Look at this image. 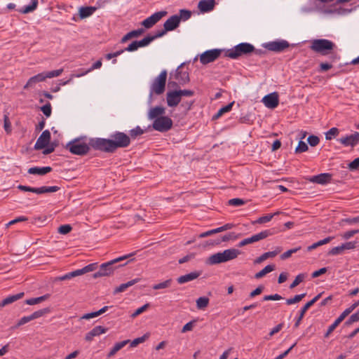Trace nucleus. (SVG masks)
I'll list each match as a JSON object with an SVG mask.
<instances>
[{
  "label": "nucleus",
  "instance_id": "1",
  "mask_svg": "<svg viewBox=\"0 0 359 359\" xmlns=\"http://www.w3.org/2000/svg\"><path fill=\"white\" fill-rule=\"evenodd\" d=\"M110 139L91 138L89 144L92 148L106 153H114L118 148H126L130 144V137L123 132L116 131Z\"/></svg>",
  "mask_w": 359,
  "mask_h": 359
},
{
  "label": "nucleus",
  "instance_id": "2",
  "mask_svg": "<svg viewBox=\"0 0 359 359\" xmlns=\"http://www.w3.org/2000/svg\"><path fill=\"white\" fill-rule=\"evenodd\" d=\"M137 254V252L130 253L128 255H126L117 258H115L109 262L102 264L100 266L99 270L93 274V277L94 278L102 277V276H109L114 273L115 269H116L119 266H122L126 265L127 263L120 265H116L118 262L125 260L128 258H130L135 255Z\"/></svg>",
  "mask_w": 359,
  "mask_h": 359
},
{
  "label": "nucleus",
  "instance_id": "3",
  "mask_svg": "<svg viewBox=\"0 0 359 359\" xmlns=\"http://www.w3.org/2000/svg\"><path fill=\"white\" fill-rule=\"evenodd\" d=\"M241 253L240 250L235 248L227 249L222 252H218L209 257L207 263L214 265L225 262L236 258Z\"/></svg>",
  "mask_w": 359,
  "mask_h": 359
},
{
  "label": "nucleus",
  "instance_id": "4",
  "mask_svg": "<svg viewBox=\"0 0 359 359\" xmlns=\"http://www.w3.org/2000/svg\"><path fill=\"white\" fill-rule=\"evenodd\" d=\"M255 51V46L249 43H241L229 49L225 56L231 59H238L243 55H249Z\"/></svg>",
  "mask_w": 359,
  "mask_h": 359
},
{
  "label": "nucleus",
  "instance_id": "5",
  "mask_svg": "<svg viewBox=\"0 0 359 359\" xmlns=\"http://www.w3.org/2000/svg\"><path fill=\"white\" fill-rule=\"evenodd\" d=\"M167 71L163 70L160 74L154 79V81L150 86V95L153 94L161 95L164 93L165 89Z\"/></svg>",
  "mask_w": 359,
  "mask_h": 359
},
{
  "label": "nucleus",
  "instance_id": "6",
  "mask_svg": "<svg viewBox=\"0 0 359 359\" xmlns=\"http://www.w3.org/2000/svg\"><path fill=\"white\" fill-rule=\"evenodd\" d=\"M335 47V44L327 39H315L312 41L311 49L321 55H325Z\"/></svg>",
  "mask_w": 359,
  "mask_h": 359
},
{
  "label": "nucleus",
  "instance_id": "7",
  "mask_svg": "<svg viewBox=\"0 0 359 359\" xmlns=\"http://www.w3.org/2000/svg\"><path fill=\"white\" fill-rule=\"evenodd\" d=\"M90 144L81 143L78 140H74L67 144V148L69 151L75 155L83 156L88 153L90 151Z\"/></svg>",
  "mask_w": 359,
  "mask_h": 359
},
{
  "label": "nucleus",
  "instance_id": "8",
  "mask_svg": "<svg viewBox=\"0 0 359 359\" xmlns=\"http://www.w3.org/2000/svg\"><path fill=\"white\" fill-rule=\"evenodd\" d=\"M172 121L168 116H159L156 118L152 124V128L159 132L164 133L171 129Z\"/></svg>",
  "mask_w": 359,
  "mask_h": 359
},
{
  "label": "nucleus",
  "instance_id": "9",
  "mask_svg": "<svg viewBox=\"0 0 359 359\" xmlns=\"http://www.w3.org/2000/svg\"><path fill=\"white\" fill-rule=\"evenodd\" d=\"M221 49H212L203 53L200 56V61L203 65H207L216 60L222 53Z\"/></svg>",
  "mask_w": 359,
  "mask_h": 359
},
{
  "label": "nucleus",
  "instance_id": "10",
  "mask_svg": "<svg viewBox=\"0 0 359 359\" xmlns=\"http://www.w3.org/2000/svg\"><path fill=\"white\" fill-rule=\"evenodd\" d=\"M167 11H161L156 12L151 16L144 20L141 24L146 29H149L156 25L161 18L167 15Z\"/></svg>",
  "mask_w": 359,
  "mask_h": 359
},
{
  "label": "nucleus",
  "instance_id": "11",
  "mask_svg": "<svg viewBox=\"0 0 359 359\" xmlns=\"http://www.w3.org/2000/svg\"><path fill=\"white\" fill-rule=\"evenodd\" d=\"M271 234L272 233L271 230H264L263 231H261L257 234L252 236L250 238L243 239L241 241L239 242L238 247H243L244 245H249L255 242L259 241L260 240L264 239Z\"/></svg>",
  "mask_w": 359,
  "mask_h": 359
},
{
  "label": "nucleus",
  "instance_id": "12",
  "mask_svg": "<svg viewBox=\"0 0 359 359\" xmlns=\"http://www.w3.org/2000/svg\"><path fill=\"white\" fill-rule=\"evenodd\" d=\"M290 46L288 41L285 40H278L271 41L264 44V47L271 51L280 53Z\"/></svg>",
  "mask_w": 359,
  "mask_h": 359
},
{
  "label": "nucleus",
  "instance_id": "13",
  "mask_svg": "<svg viewBox=\"0 0 359 359\" xmlns=\"http://www.w3.org/2000/svg\"><path fill=\"white\" fill-rule=\"evenodd\" d=\"M50 141V133L48 130L42 132L34 145V149L39 150L46 147Z\"/></svg>",
  "mask_w": 359,
  "mask_h": 359
},
{
  "label": "nucleus",
  "instance_id": "14",
  "mask_svg": "<svg viewBox=\"0 0 359 359\" xmlns=\"http://www.w3.org/2000/svg\"><path fill=\"white\" fill-rule=\"evenodd\" d=\"M338 141L344 147H354L359 142V133L355 132L350 135L342 137Z\"/></svg>",
  "mask_w": 359,
  "mask_h": 359
},
{
  "label": "nucleus",
  "instance_id": "15",
  "mask_svg": "<svg viewBox=\"0 0 359 359\" xmlns=\"http://www.w3.org/2000/svg\"><path fill=\"white\" fill-rule=\"evenodd\" d=\"M184 63L181 64L175 70V73L174 75V78L175 80L178 81L180 85H184L189 82V72L186 71H183L182 69V66Z\"/></svg>",
  "mask_w": 359,
  "mask_h": 359
},
{
  "label": "nucleus",
  "instance_id": "16",
  "mask_svg": "<svg viewBox=\"0 0 359 359\" xmlns=\"http://www.w3.org/2000/svg\"><path fill=\"white\" fill-rule=\"evenodd\" d=\"M321 294L322 293H320L318 294V295H316L313 299H312L311 301H309V302H307L300 310V312H299V317L297 318V319L296 320V322L294 325V327L295 328H297L299 325H300V323L302 321V320L303 319L304 316V314H306V311L311 306H313L319 299L320 297H321Z\"/></svg>",
  "mask_w": 359,
  "mask_h": 359
},
{
  "label": "nucleus",
  "instance_id": "17",
  "mask_svg": "<svg viewBox=\"0 0 359 359\" xmlns=\"http://www.w3.org/2000/svg\"><path fill=\"white\" fill-rule=\"evenodd\" d=\"M262 102L264 105L269 109L276 108L279 103L278 93L274 92L265 95L262 99Z\"/></svg>",
  "mask_w": 359,
  "mask_h": 359
},
{
  "label": "nucleus",
  "instance_id": "18",
  "mask_svg": "<svg viewBox=\"0 0 359 359\" xmlns=\"http://www.w3.org/2000/svg\"><path fill=\"white\" fill-rule=\"evenodd\" d=\"M238 235L234 232L229 233L220 238H217L216 239H210L208 241V245H220L222 242H227L229 241H235L238 238Z\"/></svg>",
  "mask_w": 359,
  "mask_h": 359
},
{
  "label": "nucleus",
  "instance_id": "19",
  "mask_svg": "<svg viewBox=\"0 0 359 359\" xmlns=\"http://www.w3.org/2000/svg\"><path fill=\"white\" fill-rule=\"evenodd\" d=\"M167 104L170 107H177L181 102V97L177 90H170L166 94Z\"/></svg>",
  "mask_w": 359,
  "mask_h": 359
},
{
  "label": "nucleus",
  "instance_id": "20",
  "mask_svg": "<svg viewBox=\"0 0 359 359\" xmlns=\"http://www.w3.org/2000/svg\"><path fill=\"white\" fill-rule=\"evenodd\" d=\"M180 18L177 15L170 17L163 24V28L165 31L170 32L175 30L180 25Z\"/></svg>",
  "mask_w": 359,
  "mask_h": 359
},
{
  "label": "nucleus",
  "instance_id": "21",
  "mask_svg": "<svg viewBox=\"0 0 359 359\" xmlns=\"http://www.w3.org/2000/svg\"><path fill=\"white\" fill-rule=\"evenodd\" d=\"M233 226H234V225L233 224H230V223L226 224H224L220 227H218L217 229H212V230H210V231H208L201 233L198 236V238H204V237L209 236H211L215 233H220V232H222V231H224L226 230H229V229H232Z\"/></svg>",
  "mask_w": 359,
  "mask_h": 359
},
{
  "label": "nucleus",
  "instance_id": "22",
  "mask_svg": "<svg viewBox=\"0 0 359 359\" xmlns=\"http://www.w3.org/2000/svg\"><path fill=\"white\" fill-rule=\"evenodd\" d=\"M106 332L107 329L104 327L100 325L96 326L86 334L85 339L87 341H91L95 337L99 336Z\"/></svg>",
  "mask_w": 359,
  "mask_h": 359
},
{
  "label": "nucleus",
  "instance_id": "23",
  "mask_svg": "<svg viewBox=\"0 0 359 359\" xmlns=\"http://www.w3.org/2000/svg\"><path fill=\"white\" fill-rule=\"evenodd\" d=\"M215 5V0H201L198 3V8L201 12L205 13L213 10Z\"/></svg>",
  "mask_w": 359,
  "mask_h": 359
},
{
  "label": "nucleus",
  "instance_id": "24",
  "mask_svg": "<svg viewBox=\"0 0 359 359\" xmlns=\"http://www.w3.org/2000/svg\"><path fill=\"white\" fill-rule=\"evenodd\" d=\"M332 175L329 173H321L318 175L313 176L310 181L314 183L325 184L331 180Z\"/></svg>",
  "mask_w": 359,
  "mask_h": 359
},
{
  "label": "nucleus",
  "instance_id": "25",
  "mask_svg": "<svg viewBox=\"0 0 359 359\" xmlns=\"http://www.w3.org/2000/svg\"><path fill=\"white\" fill-rule=\"evenodd\" d=\"M201 274V272L200 271H194L191 272L188 274L181 276L177 278V282L180 284H183L189 281H191L194 279H196L198 278Z\"/></svg>",
  "mask_w": 359,
  "mask_h": 359
},
{
  "label": "nucleus",
  "instance_id": "26",
  "mask_svg": "<svg viewBox=\"0 0 359 359\" xmlns=\"http://www.w3.org/2000/svg\"><path fill=\"white\" fill-rule=\"evenodd\" d=\"M140 280H141L140 278H137L133 279L126 283L121 284L118 287H116L114 289L113 294H116L118 293L124 292L129 287H131V286L134 285L135 284L139 283L140 281Z\"/></svg>",
  "mask_w": 359,
  "mask_h": 359
},
{
  "label": "nucleus",
  "instance_id": "27",
  "mask_svg": "<svg viewBox=\"0 0 359 359\" xmlns=\"http://www.w3.org/2000/svg\"><path fill=\"white\" fill-rule=\"evenodd\" d=\"M165 114V108L163 107H154L151 108L148 114V118L149 119H156L158 118L159 116H163V114Z\"/></svg>",
  "mask_w": 359,
  "mask_h": 359
},
{
  "label": "nucleus",
  "instance_id": "28",
  "mask_svg": "<svg viewBox=\"0 0 359 359\" xmlns=\"http://www.w3.org/2000/svg\"><path fill=\"white\" fill-rule=\"evenodd\" d=\"M24 295H25V293L22 292H20V293L14 294V295H11V296L7 297L6 298L4 299L0 302V308H2L8 304L15 302V301H17L18 299H22L24 297Z\"/></svg>",
  "mask_w": 359,
  "mask_h": 359
},
{
  "label": "nucleus",
  "instance_id": "29",
  "mask_svg": "<svg viewBox=\"0 0 359 359\" xmlns=\"http://www.w3.org/2000/svg\"><path fill=\"white\" fill-rule=\"evenodd\" d=\"M45 80L43 73L38 74L32 77H31L27 82V83L24 86V89H27L30 87H33L36 83L39 82L43 81Z\"/></svg>",
  "mask_w": 359,
  "mask_h": 359
},
{
  "label": "nucleus",
  "instance_id": "30",
  "mask_svg": "<svg viewBox=\"0 0 359 359\" xmlns=\"http://www.w3.org/2000/svg\"><path fill=\"white\" fill-rule=\"evenodd\" d=\"M144 32V29L143 28H140L135 30H133L128 33H127L126 35H124L122 39H121V43H124L129 39L134 38V37H138L139 36L142 35Z\"/></svg>",
  "mask_w": 359,
  "mask_h": 359
},
{
  "label": "nucleus",
  "instance_id": "31",
  "mask_svg": "<svg viewBox=\"0 0 359 359\" xmlns=\"http://www.w3.org/2000/svg\"><path fill=\"white\" fill-rule=\"evenodd\" d=\"M52 170V168L50 166L46 167H33L28 170V173L32 175H44Z\"/></svg>",
  "mask_w": 359,
  "mask_h": 359
},
{
  "label": "nucleus",
  "instance_id": "32",
  "mask_svg": "<svg viewBox=\"0 0 359 359\" xmlns=\"http://www.w3.org/2000/svg\"><path fill=\"white\" fill-rule=\"evenodd\" d=\"M279 252H280V250H274V251H271V252H265L263 255H262L261 256H259V257H257L256 259H255L254 264H260L269 258L274 257Z\"/></svg>",
  "mask_w": 359,
  "mask_h": 359
},
{
  "label": "nucleus",
  "instance_id": "33",
  "mask_svg": "<svg viewBox=\"0 0 359 359\" xmlns=\"http://www.w3.org/2000/svg\"><path fill=\"white\" fill-rule=\"evenodd\" d=\"M97 8L93 6L81 7L79 9V17L81 19L86 18L96 11Z\"/></svg>",
  "mask_w": 359,
  "mask_h": 359
},
{
  "label": "nucleus",
  "instance_id": "34",
  "mask_svg": "<svg viewBox=\"0 0 359 359\" xmlns=\"http://www.w3.org/2000/svg\"><path fill=\"white\" fill-rule=\"evenodd\" d=\"M38 4V0H32V4L30 5L26 6L22 8L18 9V11L22 14L32 13L37 8Z\"/></svg>",
  "mask_w": 359,
  "mask_h": 359
},
{
  "label": "nucleus",
  "instance_id": "35",
  "mask_svg": "<svg viewBox=\"0 0 359 359\" xmlns=\"http://www.w3.org/2000/svg\"><path fill=\"white\" fill-rule=\"evenodd\" d=\"M130 340H125L118 343H116L114 347L111 349V351L107 354L108 358H111L114 356L119 350H121L123 347H124Z\"/></svg>",
  "mask_w": 359,
  "mask_h": 359
},
{
  "label": "nucleus",
  "instance_id": "36",
  "mask_svg": "<svg viewBox=\"0 0 359 359\" xmlns=\"http://www.w3.org/2000/svg\"><path fill=\"white\" fill-rule=\"evenodd\" d=\"M274 270H275V265H273V264L267 265L262 270H261L260 271L255 273V278L256 279H259V278L264 277L267 273H269Z\"/></svg>",
  "mask_w": 359,
  "mask_h": 359
},
{
  "label": "nucleus",
  "instance_id": "37",
  "mask_svg": "<svg viewBox=\"0 0 359 359\" xmlns=\"http://www.w3.org/2000/svg\"><path fill=\"white\" fill-rule=\"evenodd\" d=\"M234 102H232L227 105L222 107L217 112L212 116L213 120L219 118L223 114L228 112L231 110Z\"/></svg>",
  "mask_w": 359,
  "mask_h": 359
},
{
  "label": "nucleus",
  "instance_id": "38",
  "mask_svg": "<svg viewBox=\"0 0 359 359\" xmlns=\"http://www.w3.org/2000/svg\"><path fill=\"white\" fill-rule=\"evenodd\" d=\"M49 297H50V294H45V295H43V296H41L39 297L31 298V299H27L25 301V303L28 305L37 304H39L45 300H46Z\"/></svg>",
  "mask_w": 359,
  "mask_h": 359
},
{
  "label": "nucleus",
  "instance_id": "39",
  "mask_svg": "<svg viewBox=\"0 0 359 359\" xmlns=\"http://www.w3.org/2000/svg\"><path fill=\"white\" fill-rule=\"evenodd\" d=\"M60 187L57 186L53 187H41L38 188L37 194H42L45 193L55 192L60 190Z\"/></svg>",
  "mask_w": 359,
  "mask_h": 359
},
{
  "label": "nucleus",
  "instance_id": "40",
  "mask_svg": "<svg viewBox=\"0 0 359 359\" xmlns=\"http://www.w3.org/2000/svg\"><path fill=\"white\" fill-rule=\"evenodd\" d=\"M81 276L80 273H79V270H76V271H72V272H69L68 273H66L65 274L64 276H59L57 278H56V280H60V281H63V280H69L72 278H74V277H76V276Z\"/></svg>",
  "mask_w": 359,
  "mask_h": 359
},
{
  "label": "nucleus",
  "instance_id": "41",
  "mask_svg": "<svg viewBox=\"0 0 359 359\" xmlns=\"http://www.w3.org/2000/svg\"><path fill=\"white\" fill-rule=\"evenodd\" d=\"M345 224L348 225L359 224V216L342 219L340 222V224L343 226Z\"/></svg>",
  "mask_w": 359,
  "mask_h": 359
},
{
  "label": "nucleus",
  "instance_id": "42",
  "mask_svg": "<svg viewBox=\"0 0 359 359\" xmlns=\"http://www.w3.org/2000/svg\"><path fill=\"white\" fill-rule=\"evenodd\" d=\"M209 304V299L205 297H199L196 300V306L198 309H203L208 306Z\"/></svg>",
  "mask_w": 359,
  "mask_h": 359
},
{
  "label": "nucleus",
  "instance_id": "43",
  "mask_svg": "<svg viewBox=\"0 0 359 359\" xmlns=\"http://www.w3.org/2000/svg\"><path fill=\"white\" fill-rule=\"evenodd\" d=\"M97 268V263L90 264L81 269H78L80 275L85 274L88 272L93 271Z\"/></svg>",
  "mask_w": 359,
  "mask_h": 359
},
{
  "label": "nucleus",
  "instance_id": "44",
  "mask_svg": "<svg viewBox=\"0 0 359 359\" xmlns=\"http://www.w3.org/2000/svg\"><path fill=\"white\" fill-rule=\"evenodd\" d=\"M172 282V279H168L162 283L154 285L152 288L156 290L168 288L171 285Z\"/></svg>",
  "mask_w": 359,
  "mask_h": 359
},
{
  "label": "nucleus",
  "instance_id": "45",
  "mask_svg": "<svg viewBox=\"0 0 359 359\" xmlns=\"http://www.w3.org/2000/svg\"><path fill=\"white\" fill-rule=\"evenodd\" d=\"M279 214H280V212L278 211L273 214H269V215L260 217L259 218H258V219L257 220L256 222L258 224H264V223L269 222L271 220V219L273 217V216L278 215Z\"/></svg>",
  "mask_w": 359,
  "mask_h": 359
},
{
  "label": "nucleus",
  "instance_id": "46",
  "mask_svg": "<svg viewBox=\"0 0 359 359\" xmlns=\"http://www.w3.org/2000/svg\"><path fill=\"white\" fill-rule=\"evenodd\" d=\"M102 63V61L101 60H97V62H95L90 68H89L88 69L84 71L83 72L81 73V74H77L76 76V77H80V76H84L86 75V74L90 72L91 71L95 69H98L100 67H101Z\"/></svg>",
  "mask_w": 359,
  "mask_h": 359
},
{
  "label": "nucleus",
  "instance_id": "47",
  "mask_svg": "<svg viewBox=\"0 0 359 359\" xmlns=\"http://www.w3.org/2000/svg\"><path fill=\"white\" fill-rule=\"evenodd\" d=\"M306 293H303V294H297V295H295L293 298H290V299H287L286 300V304L287 305H291V304H296V303H298L303 298H304L306 297Z\"/></svg>",
  "mask_w": 359,
  "mask_h": 359
},
{
  "label": "nucleus",
  "instance_id": "48",
  "mask_svg": "<svg viewBox=\"0 0 359 359\" xmlns=\"http://www.w3.org/2000/svg\"><path fill=\"white\" fill-rule=\"evenodd\" d=\"M306 276V275L305 273H299V275H297L294 281L290 284V288L292 289L297 287L299 283H301L304 280Z\"/></svg>",
  "mask_w": 359,
  "mask_h": 359
},
{
  "label": "nucleus",
  "instance_id": "49",
  "mask_svg": "<svg viewBox=\"0 0 359 359\" xmlns=\"http://www.w3.org/2000/svg\"><path fill=\"white\" fill-rule=\"evenodd\" d=\"M339 133V130L337 128H330L326 133H325V139L327 140H330L332 139V137H337Z\"/></svg>",
  "mask_w": 359,
  "mask_h": 359
},
{
  "label": "nucleus",
  "instance_id": "50",
  "mask_svg": "<svg viewBox=\"0 0 359 359\" xmlns=\"http://www.w3.org/2000/svg\"><path fill=\"white\" fill-rule=\"evenodd\" d=\"M62 72H63V69H60L48 72L46 73H45V72H43V73L44 79H46L47 78H53V77L59 76L62 73Z\"/></svg>",
  "mask_w": 359,
  "mask_h": 359
},
{
  "label": "nucleus",
  "instance_id": "51",
  "mask_svg": "<svg viewBox=\"0 0 359 359\" xmlns=\"http://www.w3.org/2000/svg\"><path fill=\"white\" fill-rule=\"evenodd\" d=\"M144 133V130H142L140 126H136L135 128L131 129L129 132L130 137L135 138L137 136L142 135Z\"/></svg>",
  "mask_w": 359,
  "mask_h": 359
},
{
  "label": "nucleus",
  "instance_id": "52",
  "mask_svg": "<svg viewBox=\"0 0 359 359\" xmlns=\"http://www.w3.org/2000/svg\"><path fill=\"white\" fill-rule=\"evenodd\" d=\"M191 12L190 11L186 9H181L180 11V15L178 18H180V22L182 20H187L191 18Z\"/></svg>",
  "mask_w": 359,
  "mask_h": 359
},
{
  "label": "nucleus",
  "instance_id": "53",
  "mask_svg": "<svg viewBox=\"0 0 359 359\" xmlns=\"http://www.w3.org/2000/svg\"><path fill=\"white\" fill-rule=\"evenodd\" d=\"M49 312L50 309L48 308H45L34 312L32 314H31V318H32V320H34Z\"/></svg>",
  "mask_w": 359,
  "mask_h": 359
},
{
  "label": "nucleus",
  "instance_id": "54",
  "mask_svg": "<svg viewBox=\"0 0 359 359\" xmlns=\"http://www.w3.org/2000/svg\"><path fill=\"white\" fill-rule=\"evenodd\" d=\"M333 239V237H327V238H325L322 240H320L317 242H315L313 243H312L311 245H309V247H320L321 245H325V244H327L330 242L331 240Z\"/></svg>",
  "mask_w": 359,
  "mask_h": 359
},
{
  "label": "nucleus",
  "instance_id": "55",
  "mask_svg": "<svg viewBox=\"0 0 359 359\" xmlns=\"http://www.w3.org/2000/svg\"><path fill=\"white\" fill-rule=\"evenodd\" d=\"M4 128L7 134H10L11 133V123L10 122L9 118L8 115H4Z\"/></svg>",
  "mask_w": 359,
  "mask_h": 359
},
{
  "label": "nucleus",
  "instance_id": "56",
  "mask_svg": "<svg viewBox=\"0 0 359 359\" xmlns=\"http://www.w3.org/2000/svg\"><path fill=\"white\" fill-rule=\"evenodd\" d=\"M149 337V334H146L142 337L135 339L130 342V347H135L139 344L144 342Z\"/></svg>",
  "mask_w": 359,
  "mask_h": 359
},
{
  "label": "nucleus",
  "instance_id": "57",
  "mask_svg": "<svg viewBox=\"0 0 359 359\" xmlns=\"http://www.w3.org/2000/svg\"><path fill=\"white\" fill-rule=\"evenodd\" d=\"M309 149L308 145L303 141H299L297 147L295 149L296 153H302Z\"/></svg>",
  "mask_w": 359,
  "mask_h": 359
},
{
  "label": "nucleus",
  "instance_id": "58",
  "mask_svg": "<svg viewBox=\"0 0 359 359\" xmlns=\"http://www.w3.org/2000/svg\"><path fill=\"white\" fill-rule=\"evenodd\" d=\"M41 110L46 117H49L51 115L52 108L50 102L46 103L45 105L41 107Z\"/></svg>",
  "mask_w": 359,
  "mask_h": 359
},
{
  "label": "nucleus",
  "instance_id": "59",
  "mask_svg": "<svg viewBox=\"0 0 359 359\" xmlns=\"http://www.w3.org/2000/svg\"><path fill=\"white\" fill-rule=\"evenodd\" d=\"M228 204L233 206H241L245 204V201L241 198H232L228 201Z\"/></svg>",
  "mask_w": 359,
  "mask_h": 359
},
{
  "label": "nucleus",
  "instance_id": "60",
  "mask_svg": "<svg viewBox=\"0 0 359 359\" xmlns=\"http://www.w3.org/2000/svg\"><path fill=\"white\" fill-rule=\"evenodd\" d=\"M72 229V227L69 224H64L61 225L58 227V232L61 234H67L69 233Z\"/></svg>",
  "mask_w": 359,
  "mask_h": 359
},
{
  "label": "nucleus",
  "instance_id": "61",
  "mask_svg": "<svg viewBox=\"0 0 359 359\" xmlns=\"http://www.w3.org/2000/svg\"><path fill=\"white\" fill-rule=\"evenodd\" d=\"M358 321H359V310L356 313L352 314L349 317V318L346 321L345 324L349 325Z\"/></svg>",
  "mask_w": 359,
  "mask_h": 359
},
{
  "label": "nucleus",
  "instance_id": "62",
  "mask_svg": "<svg viewBox=\"0 0 359 359\" xmlns=\"http://www.w3.org/2000/svg\"><path fill=\"white\" fill-rule=\"evenodd\" d=\"M307 142L311 147H316L319 144L320 139L318 137L312 135L308 137Z\"/></svg>",
  "mask_w": 359,
  "mask_h": 359
},
{
  "label": "nucleus",
  "instance_id": "63",
  "mask_svg": "<svg viewBox=\"0 0 359 359\" xmlns=\"http://www.w3.org/2000/svg\"><path fill=\"white\" fill-rule=\"evenodd\" d=\"M151 42H152V40L150 38V35H147L142 40L137 41L139 48L145 47L148 46Z\"/></svg>",
  "mask_w": 359,
  "mask_h": 359
},
{
  "label": "nucleus",
  "instance_id": "64",
  "mask_svg": "<svg viewBox=\"0 0 359 359\" xmlns=\"http://www.w3.org/2000/svg\"><path fill=\"white\" fill-rule=\"evenodd\" d=\"M149 307V304H145L140 308L137 309L132 315V318H135L144 311H145Z\"/></svg>",
  "mask_w": 359,
  "mask_h": 359
}]
</instances>
